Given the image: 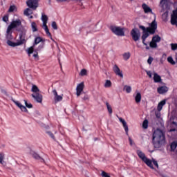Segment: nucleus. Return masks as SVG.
Wrapping results in <instances>:
<instances>
[{
    "label": "nucleus",
    "mask_w": 177,
    "mask_h": 177,
    "mask_svg": "<svg viewBox=\"0 0 177 177\" xmlns=\"http://www.w3.org/2000/svg\"><path fill=\"white\" fill-rule=\"evenodd\" d=\"M143 162H145L147 167H149L151 169H155L154 166H153V161H151V160L149 159L148 158H147Z\"/></svg>",
    "instance_id": "obj_23"
},
{
    "label": "nucleus",
    "mask_w": 177,
    "mask_h": 177,
    "mask_svg": "<svg viewBox=\"0 0 177 177\" xmlns=\"http://www.w3.org/2000/svg\"><path fill=\"white\" fill-rule=\"evenodd\" d=\"M83 100H89V96L88 95H85L82 98Z\"/></svg>",
    "instance_id": "obj_61"
},
{
    "label": "nucleus",
    "mask_w": 177,
    "mask_h": 177,
    "mask_svg": "<svg viewBox=\"0 0 177 177\" xmlns=\"http://www.w3.org/2000/svg\"><path fill=\"white\" fill-rule=\"evenodd\" d=\"M105 104L106 106L108 113H109V114H113V109L111 108V106H110V104H109L108 102H106Z\"/></svg>",
    "instance_id": "obj_33"
},
{
    "label": "nucleus",
    "mask_w": 177,
    "mask_h": 177,
    "mask_svg": "<svg viewBox=\"0 0 177 177\" xmlns=\"http://www.w3.org/2000/svg\"><path fill=\"white\" fill-rule=\"evenodd\" d=\"M15 10H16V6H10L8 9V12L10 13H12V12H15Z\"/></svg>",
    "instance_id": "obj_47"
},
{
    "label": "nucleus",
    "mask_w": 177,
    "mask_h": 177,
    "mask_svg": "<svg viewBox=\"0 0 177 177\" xmlns=\"http://www.w3.org/2000/svg\"><path fill=\"white\" fill-rule=\"evenodd\" d=\"M31 91H32V92H34L35 93H38V92H39V88H38V86H37V85L33 84V85L32 86Z\"/></svg>",
    "instance_id": "obj_40"
},
{
    "label": "nucleus",
    "mask_w": 177,
    "mask_h": 177,
    "mask_svg": "<svg viewBox=\"0 0 177 177\" xmlns=\"http://www.w3.org/2000/svg\"><path fill=\"white\" fill-rule=\"evenodd\" d=\"M21 27H23L21 26V21L19 19H17L15 21H12L8 28L11 30H13V28H16V30H17V28H21Z\"/></svg>",
    "instance_id": "obj_7"
},
{
    "label": "nucleus",
    "mask_w": 177,
    "mask_h": 177,
    "mask_svg": "<svg viewBox=\"0 0 177 177\" xmlns=\"http://www.w3.org/2000/svg\"><path fill=\"white\" fill-rule=\"evenodd\" d=\"M39 0H28L26 1V5L30 9L35 10L38 8V2Z\"/></svg>",
    "instance_id": "obj_8"
},
{
    "label": "nucleus",
    "mask_w": 177,
    "mask_h": 177,
    "mask_svg": "<svg viewBox=\"0 0 177 177\" xmlns=\"http://www.w3.org/2000/svg\"><path fill=\"white\" fill-rule=\"evenodd\" d=\"M171 50H177V43H171L170 44Z\"/></svg>",
    "instance_id": "obj_46"
},
{
    "label": "nucleus",
    "mask_w": 177,
    "mask_h": 177,
    "mask_svg": "<svg viewBox=\"0 0 177 177\" xmlns=\"http://www.w3.org/2000/svg\"><path fill=\"white\" fill-rule=\"evenodd\" d=\"M40 42L45 43V39H43L41 37H36L35 38L33 45L26 50L28 56H31V55L34 53V48H35V45H38Z\"/></svg>",
    "instance_id": "obj_2"
},
{
    "label": "nucleus",
    "mask_w": 177,
    "mask_h": 177,
    "mask_svg": "<svg viewBox=\"0 0 177 177\" xmlns=\"http://www.w3.org/2000/svg\"><path fill=\"white\" fill-rule=\"evenodd\" d=\"M136 153L138 156L139 158H140V160H142V161L143 162L147 158L145 153H143V151H142L140 149L137 150Z\"/></svg>",
    "instance_id": "obj_20"
},
{
    "label": "nucleus",
    "mask_w": 177,
    "mask_h": 177,
    "mask_svg": "<svg viewBox=\"0 0 177 177\" xmlns=\"http://www.w3.org/2000/svg\"><path fill=\"white\" fill-rule=\"evenodd\" d=\"M171 24H176L177 23V8L172 11V14L171 15Z\"/></svg>",
    "instance_id": "obj_11"
},
{
    "label": "nucleus",
    "mask_w": 177,
    "mask_h": 177,
    "mask_svg": "<svg viewBox=\"0 0 177 177\" xmlns=\"http://www.w3.org/2000/svg\"><path fill=\"white\" fill-rule=\"evenodd\" d=\"M81 92H82V91L76 90V95H77V96H81Z\"/></svg>",
    "instance_id": "obj_63"
},
{
    "label": "nucleus",
    "mask_w": 177,
    "mask_h": 177,
    "mask_svg": "<svg viewBox=\"0 0 177 177\" xmlns=\"http://www.w3.org/2000/svg\"><path fill=\"white\" fill-rule=\"evenodd\" d=\"M123 56V59L125 62H127V60H129L130 57H131V53L127 52V53H124L122 54Z\"/></svg>",
    "instance_id": "obj_29"
},
{
    "label": "nucleus",
    "mask_w": 177,
    "mask_h": 177,
    "mask_svg": "<svg viewBox=\"0 0 177 177\" xmlns=\"http://www.w3.org/2000/svg\"><path fill=\"white\" fill-rule=\"evenodd\" d=\"M176 147H177V142L176 141H173L170 144V150H171V151H175V150H176Z\"/></svg>",
    "instance_id": "obj_28"
},
{
    "label": "nucleus",
    "mask_w": 177,
    "mask_h": 177,
    "mask_svg": "<svg viewBox=\"0 0 177 177\" xmlns=\"http://www.w3.org/2000/svg\"><path fill=\"white\" fill-rule=\"evenodd\" d=\"M12 102H13V103H15V104H16L17 106V107H19V109H20V110L24 111V113L28 112V110H27V108H26L24 105H22L21 103L19 102V101L12 99Z\"/></svg>",
    "instance_id": "obj_12"
},
{
    "label": "nucleus",
    "mask_w": 177,
    "mask_h": 177,
    "mask_svg": "<svg viewBox=\"0 0 177 177\" xmlns=\"http://www.w3.org/2000/svg\"><path fill=\"white\" fill-rule=\"evenodd\" d=\"M130 35L135 42L140 39V30L138 28H133L130 32Z\"/></svg>",
    "instance_id": "obj_5"
},
{
    "label": "nucleus",
    "mask_w": 177,
    "mask_h": 177,
    "mask_svg": "<svg viewBox=\"0 0 177 177\" xmlns=\"http://www.w3.org/2000/svg\"><path fill=\"white\" fill-rule=\"evenodd\" d=\"M168 6V0H161L160 2V7L162 8V9H164L165 8H167Z\"/></svg>",
    "instance_id": "obj_26"
},
{
    "label": "nucleus",
    "mask_w": 177,
    "mask_h": 177,
    "mask_svg": "<svg viewBox=\"0 0 177 177\" xmlns=\"http://www.w3.org/2000/svg\"><path fill=\"white\" fill-rule=\"evenodd\" d=\"M123 91H125L127 93H131V92H132V87H131V86L125 85L123 88Z\"/></svg>",
    "instance_id": "obj_30"
},
{
    "label": "nucleus",
    "mask_w": 177,
    "mask_h": 177,
    "mask_svg": "<svg viewBox=\"0 0 177 177\" xmlns=\"http://www.w3.org/2000/svg\"><path fill=\"white\" fill-rule=\"evenodd\" d=\"M152 162H153V165H155V167H156V168H158V162H157V160L153 159Z\"/></svg>",
    "instance_id": "obj_55"
},
{
    "label": "nucleus",
    "mask_w": 177,
    "mask_h": 177,
    "mask_svg": "<svg viewBox=\"0 0 177 177\" xmlns=\"http://www.w3.org/2000/svg\"><path fill=\"white\" fill-rule=\"evenodd\" d=\"M119 118V121L120 122H122V125H123V127H124V129L125 131V133L126 135L128 136V132L129 131V129L128 127V124H127V122L125 121V120H124V118Z\"/></svg>",
    "instance_id": "obj_14"
},
{
    "label": "nucleus",
    "mask_w": 177,
    "mask_h": 177,
    "mask_svg": "<svg viewBox=\"0 0 177 177\" xmlns=\"http://www.w3.org/2000/svg\"><path fill=\"white\" fill-rule=\"evenodd\" d=\"M156 118H161V113H156Z\"/></svg>",
    "instance_id": "obj_64"
},
{
    "label": "nucleus",
    "mask_w": 177,
    "mask_h": 177,
    "mask_svg": "<svg viewBox=\"0 0 177 177\" xmlns=\"http://www.w3.org/2000/svg\"><path fill=\"white\" fill-rule=\"evenodd\" d=\"M76 91H80L82 92L84 91V82H81L80 84H77Z\"/></svg>",
    "instance_id": "obj_35"
},
{
    "label": "nucleus",
    "mask_w": 177,
    "mask_h": 177,
    "mask_svg": "<svg viewBox=\"0 0 177 177\" xmlns=\"http://www.w3.org/2000/svg\"><path fill=\"white\" fill-rule=\"evenodd\" d=\"M136 153L138 156L139 158H140V160H142V161L143 162L147 158L145 153H143V151H142L140 149L137 150Z\"/></svg>",
    "instance_id": "obj_21"
},
{
    "label": "nucleus",
    "mask_w": 177,
    "mask_h": 177,
    "mask_svg": "<svg viewBox=\"0 0 177 177\" xmlns=\"http://www.w3.org/2000/svg\"><path fill=\"white\" fill-rule=\"evenodd\" d=\"M149 46L150 48H157V43L154 41H153V39H151V42L149 43Z\"/></svg>",
    "instance_id": "obj_43"
},
{
    "label": "nucleus",
    "mask_w": 177,
    "mask_h": 177,
    "mask_svg": "<svg viewBox=\"0 0 177 177\" xmlns=\"http://www.w3.org/2000/svg\"><path fill=\"white\" fill-rule=\"evenodd\" d=\"M133 97L137 104H139V103L142 102V94L140 92H136V94L133 95Z\"/></svg>",
    "instance_id": "obj_15"
},
{
    "label": "nucleus",
    "mask_w": 177,
    "mask_h": 177,
    "mask_svg": "<svg viewBox=\"0 0 177 177\" xmlns=\"http://www.w3.org/2000/svg\"><path fill=\"white\" fill-rule=\"evenodd\" d=\"M142 128L143 129H147L149 128V120L147 119H145L142 122Z\"/></svg>",
    "instance_id": "obj_34"
},
{
    "label": "nucleus",
    "mask_w": 177,
    "mask_h": 177,
    "mask_svg": "<svg viewBox=\"0 0 177 177\" xmlns=\"http://www.w3.org/2000/svg\"><path fill=\"white\" fill-rule=\"evenodd\" d=\"M104 88H110L111 86V81L106 80L105 84L104 85Z\"/></svg>",
    "instance_id": "obj_44"
},
{
    "label": "nucleus",
    "mask_w": 177,
    "mask_h": 177,
    "mask_svg": "<svg viewBox=\"0 0 177 177\" xmlns=\"http://www.w3.org/2000/svg\"><path fill=\"white\" fill-rule=\"evenodd\" d=\"M46 133L53 139V140H56V138H55V136L53 135V133L51 131H46Z\"/></svg>",
    "instance_id": "obj_48"
},
{
    "label": "nucleus",
    "mask_w": 177,
    "mask_h": 177,
    "mask_svg": "<svg viewBox=\"0 0 177 177\" xmlns=\"http://www.w3.org/2000/svg\"><path fill=\"white\" fill-rule=\"evenodd\" d=\"M7 44L8 46H12V48H15V46H19V44L17 42L12 41L11 40H7Z\"/></svg>",
    "instance_id": "obj_27"
},
{
    "label": "nucleus",
    "mask_w": 177,
    "mask_h": 177,
    "mask_svg": "<svg viewBox=\"0 0 177 177\" xmlns=\"http://www.w3.org/2000/svg\"><path fill=\"white\" fill-rule=\"evenodd\" d=\"M101 175H102V177H111V176H110V174H109V173H107L104 171H102Z\"/></svg>",
    "instance_id": "obj_50"
},
{
    "label": "nucleus",
    "mask_w": 177,
    "mask_h": 177,
    "mask_svg": "<svg viewBox=\"0 0 177 177\" xmlns=\"http://www.w3.org/2000/svg\"><path fill=\"white\" fill-rule=\"evenodd\" d=\"M153 60H154V59L153 58V57L149 56L148 59H147V63L148 64H151V63H153Z\"/></svg>",
    "instance_id": "obj_52"
},
{
    "label": "nucleus",
    "mask_w": 177,
    "mask_h": 177,
    "mask_svg": "<svg viewBox=\"0 0 177 177\" xmlns=\"http://www.w3.org/2000/svg\"><path fill=\"white\" fill-rule=\"evenodd\" d=\"M167 62L168 63H170V64H172V66H175V64H176V62L174 60V58H172L171 56L167 57Z\"/></svg>",
    "instance_id": "obj_37"
},
{
    "label": "nucleus",
    "mask_w": 177,
    "mask_h": 177,
    "mask_svg": "<svg viewBox=\"0 0 177 177\" xmlns=\"http://www.w3.org/2000/svg\"><path fill=\"white\" fill-rule=\"evenodd\" d=\"M16 31H18V32H19V38H27V30H26L23 27H21V28H17Z\"/></svg>",
    "instance_id": "obj_9"
},
{
    "label": "nucleus",
    "mask_w": 177,
    "mask_h": 177,
    "mask_svg": "<svg viewBox=\"0 0 177 177\" xmlns=\"http://www.w3.org/2000/svg\"><path fill=\"white\" fill-rule=\"evenodd\" d=\"M84 31H86V30L85 28L82 29V28H80L78 34L84 32Z\"/></svg>",
    "instance_id": "obj_62"
},
{
    "label": "nucleus",
    "mask_w": 177,
    "mask_h": 177,
    "mask_svg": "<svg viewBox=\"0 0 177 177\" xmlns=\"http://www.w3.org/2000/svg\"><path fill=\"white\" fill-rule=\"evenodd\" d=\"M19 40H17V41L19 46H20V45H23L24 44H26V42L25 38H19Z\"/></svg>",
    "instance_id": "obj_38"
},
{
    "label": "nucleus",
    "mask_w": 177,
    "mask_h": 177,
    "mask_svg": "<svg viewBox=\"0 0 177 177\" xmlns=\"http://www.w3.org/2000/svg\"><path fill=\"white\" fill-rule=\"evenodd\" d=\"M24 15L25 16H30V15H32V10H31V9L30 8H26L25 10H24Z\"/></svg>",
    "instance_id": "obj_36"
},
{
    "label": "nucleus",
    "mask_w": 177,
    "mask_h": 177,
    "mask_svg": "<svg viewBox=\"0 0 177 177\" xmlns=\"http://www.w3.org/2000/svg\"><path fill=\"white\" fill-rule=\"evenodd\" d=\"M24 102L25 103L26 109H32V104L27 102V100H24Z\"/></svg>",
    "instance_id": "obj_42"
},
{
    "label": "nucleus",
    "mask_w": 177,
    "mask_h": 177,
    "mask_svg": "<svg viewBox=\"0 0 177 177\" xmlns=\"http://www.w3.org/2000/svg\"><path fill=\"white\" fill-rule=\"evenodd\" d=\"M41 21H43V24L48 23V16H46V15L42 13L41 14Z\"/></svg>",
    "instance_id": "obj_39"
},
{
    "label": "nucleus",
    "mask_w": 177,
    "mask_h": 177,
    "mask_svg": "<svg viewBox=\"0 0 177 177\" xmlns=\"http://www.w3.org/2000/svg\"><path fill=\"white\" fill-rule=\"evenodd\" d=\"M166 103H167L166 100H162V101H160L158 104V107H157L158 111H161V110H162V107L165 106Z\"/></svg>",
    "instance_id": "obj_24"
},
{
    "label": "nucleus",
    "mask_w": 177,
    "mask_h": 177,
    "mask_svg": "<svg viewBox=\"0 0 177 177\" xmlns=\"http://www.w3.org/2000/svg\"><path fill=\"white\" fill-rule=\"evenodd\" d=\"M31 28L33 32L38 31V28H37V24L35 22H31Z\"/></svg>",
    "instance_id": "obj_32"
},
{
    "label": "nucleus",
    "mask_w": 177,
    "mask_h": 177,
    "mask_svg": "<svg viewBox=\"0 0 177 177\" xmlns=\"http://www.w3.org/2000/svg\"><path fill=\"white\" fill-rule=\"evenodd\" d=\"M113 70L116 75H118L120 78H124V74H122V71H121V69H120L117 64L113 66Z\"/></svg>",
    "instance_id": "obj_10"
},
{
    "label": "nucleus",
    "mask_w": 177,
    "mask_h": 177,
    "mask_svg": "<svg viewBox=\"0 0 177 177\" xmlns=\"http://www.w3.org/2000/svg\"><path fill=\"white\" fill-rule=\"evenodd\" d=\"M153 81L155 83H160L161 82L162 80H161V76H160L159 75L157 74V73H155L153 74Z\"/></svg>",
    "instance_id": "obj_25"
},
{
    "label": "nucleus",
    "mask_w": 177,
    "mask_h": 177,
    "mask_svg": "<svg viewBox=\"0 0 177 177\" xmlns=\"http://www.w3.org/2000/svg\"><path fill=\"white\" fill-rule=\"evenodd\" d=\"M12 34H13V31H12V29L7 28L6 34V39H7V41L13 39V35H12Z\"/></svg>",
    "instance_id": "obj_16"
},
{
    "label": "nucleus",
    "mask_w": 177,
    "mask_h": 177,
    "mask_svg": "<svg viewBox=\"0 0 177 177\" xmlns=\"http://www.w3.org/2000/svg\"><path fill=\"white\" fill-rule=\"evenodd\" d=\"M129 142L130 146H133V140H132V138H131V137L129 138Z\"/></svg>",
    "instance_id": "obj_60"
},
{
    "label": "nucleus",
    "mask_w": 177,
    "mask_h": 177,
    "mask_svg": "<svg viewBox=\"0 0 177 177\" xmlns=\"http://www.w3.org/2000/svg\"><path fill=\"white\" fill-rule=\"evenodd\" d=\"M152 143L155 149H160L165 143V135L162 130L157 129L152 136Z\"/></svg>",
    "instance_id": "obj_1"
},
{
    "label": "nucleus",
    "mask_w": 177,
    "mask_h": 177,
    "mask_svg": "<svg viewBox=\"0 0 177 177\" xmlns=\"http://www.w3.org/2000/svg\"><path fill=\"white\" fill-rule=\"evenodd\" d=\"M3 162V154L0 153V164H2Z\"/></svg>",
    "instance_id": "obj_56"
},
{
    "label": "nucleus",
    "mask_w": 177,
    "mask_h": 177,
    "mask_svg": "<svg viewBox=\"0 0 177 177\" xmlns=\"http://www.w3.org/2000/svg\"><path fill=\"white\" fill-rule=\"evenodd\" d=\"M32 97H33L37 103H42V94L36 93L35 94H32Z\"/></svg>",
    "instance_id": "obj_13"
},
{
    "label": "nucleus",
    "mask_w": 177,
    "mask_h": 177,
    "mask_svg": "<svg viewBox=\"0 0 177 177\" xmlns=\"http://www.w3.org/2000/svg\"><path fill=\"white\" fill-rule=\"evenodd\" d=\"M43 28L44 31H46V30H49V28H48V25H46V24H43Z\"/></svg>",
    "instance_id": "obj_58"
},
{
    "label": "nucleus",
    "mask_w": 177,
    "mask_h": 177,
    "mask_svg": "<svg viewBox=\"0 0 177 177\" xmlns=\"http://www.w3.org/2000/svg\"><path fill=\"white\" fill-rule=\"evenodd\" d=\"M31 156L35 158V160H40L41 162H44L45 160L39 156V154H38L37 152L34 151H30Z\"/></svg>",
    "instance_id": "obj_18"
},
{
    "label": "nucleus",
    "mask_w": 177,
    "mask_h": 177,
    "mask_svg": "<svg viewBox=\"0 0 177 177\" xmlns=\"http://www.w3.org/2000/svg\"><path fill=\"white\" fill-rule=\"evenodd\" d=\"M146 29L149 31L151 35L156 34V30H157V21H156V19L149 24V27L146 28Z\"/></svg>",
    "instance_id": "obj_6"
},
{
    "label": "nucleus",
    "mask_w": 177,
    "mask_h": 177,
    "mask_svg": "<svg viewBox=\"0 0 177 177\" xmlns=\"http://www.w3.org/2000/svg\"><path fill=\"white\" fill-rule=\"evenodd\" d=\"M158 93L160 95H164V93H167L168 92V87L166 86H161L157 88Z\"/></svg>",
    "instance_id": "obj_17"
},
{
    "label": "nucleus",
    "mask_w": 177,
    "mask_h": 177,
    "mask_svg": "<svg viewBox=\"0 0 177 177\" xmlns=\"http://www.w3.org/2000/svg\"><path fill=\"white\" fill-rule=\"evenodd\" d=\"M138 27L139 28H140V30H142V35L141 37L142 44L145 46H147V44L146 43V39L149 38V36L150 35V31L148 30L143 25H139Z\"/></svg>",
    "instance_id": "obj_4"
},
{
    "label": "nucleus",
    "mask_w": 177,
    "mask_h": 177,
    "mask_svg": "<svg viewBox=\"0 0 177 177\" xmlns=\"http://www.w3.org/2000/svg\"><path fill=\"white\" fill-rule=\"evenodd\" d=\"M45 46V43H41L38 47L36 48V51L37 52H41V50H42V48H44Z\"/></svg>",
    "instance_id": "obj_41"
},
{
    "label": "nucleus",
    "mask_w": 177,
    "mask_h": 177,
    "mask_svg": "<svg viewBox=\"0 0 177 177\" xmlns=\"http://www.w3.org/2000/svg\"><path fill=\"white\" fill-rule=\"evenodd\" d=\"M1 93H3V95H6V96H8V92H6V90L1 88Z\"/></svg>",
    "instance_id": "obj_57"
},
{
    "label": "nucleus",
    "mask_w": 177,
    "mask_h": 177,
    "mask_svg": "<svg viewBox=\"0 0 177 177\" xmlns=\"http://www.w3.org/2000/svg\"><path fill=\"white\" fill-rule=\"evenodd\" d=\"M51 27L53 28V30H57V24H56V21L52 22Z\"/></svg>",
    "instance_id": "obj_51"
},
{
    "label": "nucleus",
    "mask_w": 177,
    "mask_h": 177,
    "mask_svg": "<svg viewBox=\"0 0 177 177\" xmlns=\"http://www.w3.org/2000/svg\"><path fill=\"white\" fill-rule=\"evenodd\" d=\"M146 73H147V75L149 77V78H151V77H152L151 71H147Z\"/></svg>",
    "instance_id": "obj_59"
},
{
    "label": "nucleus",
    "mask_w": 177,
    "mask_h": 177,
    "mask_svg": "<svg viewBox=\"0 0 177 177\" xmlns=\"http://www.w3.org/2000/svg\"><path fill=\"white\" fill-rule=\"evenodd\" d=\"M45 32L48 37H50V38H51L52 40H53V39H52V35L50 34V32H49V29L45 30Z\"/></svg>",
    "instance_id": "obj_54"
},
{
    "label": "nucleus",
    "mask_w": 177,
    "mask_h": 177,
    "mask_svg": "<svg viewBox=\"0 0 177 177\" xmlns=\"http://www.w3.org/2000/svg\"><path fill=\"white\" fill-rule=\"evenodd\" d=\"M152 40L157 44L158 42H160L161 37H160L158 35H156L152 37Z\"/></svg>",
    "instance_id": "obj_31"
},
{
    "label": "nucleus",
    "mask_w": 177,
    "mask_h": 177,
    "mask_svg": "<svg viewBox=\"0 0 177 177\" xmlns=\"http://www.w3.org/2000/svg\"><path fill=\"white\" fill-rule=\"evenodd\" d=\"M109 30L112 31L113 34L117 35L118 37H125V32H124V28L120 26H111Z\"/></svg>",
    "instance_id": "obj_3"
},
{
    "label": "nucleus",
    "mask_w": 177,
    "mask_h": 177,
    "mask_svg": "<svg viewBox=\"0 0 177 177\" xmlns=\"http://www.w3.org/2000/svg\"><path fill=\"white\" fill-rule=\"evenodd\" d=\"M142 8L145 13H151L153 12V10H151V8L149 7V6H147V4H146L145 3H142Z\"/></svg>",
    "instance_id": "obj_22"
},
{
    "label": "nucleus",
    "mask_w": 177,
    "mask_h": 177,
    "mask_svg": "<svg viewBox=\"0 0 177 177\" xmlns=\"http://www.w3.org/2000/svg\"><path fill=\"white\" fill-rule=\"evenodd\" d=\"M80 75H82V77L86 75V69H82L80 71Z\"/></svg>",
    "instance_id": "obj_53"
},
{
    "label": "nucleus",
    "mask_w": 177,
    "mask_h": 177,
    "mask_svg": "<svg viewBox=\"0 0 177 177\" xmlns=\"http://www.w3.org/2000/svg\"><path fill=\"white\" fill-rule=\"evenodd\" d=\"M2 20L4 21V23H8V21H9V15H4L2 18Z\"/></svg>",
    "instance_id": "obj_49"
},
{
    "label": "nucleus",
    "mask_w": 177,
    "mask_h": 177,
    "mask_svg": "<svg viewBox=\"0 0 177 177\" xmlns=\"http://www.w3.org/2000/svg\"><path fill=\"white\" fill-rule=\"evenodd\" d=\"M33 53L34 54L32 55V57H34V59H35L36 60H39V56H38V51L33 50Z\"/></svg>",
    "instance_id": "obj_45"
},
{
    "label": "nucleus",
    "mask_w": 177,
    "mask_h": 177,
    "mask_svg": "<svg viewBox=\"0 0 177 177\" xmlns=\"http://www.w3.org/2000/svg\"><path fill=\"white\" fill-rule=\"evenodd\" d=\"M53 93L55 96L54 97L55 102H62V100H63V97L62 95H59L57 94V91L55 89L53 91Z\"/></svg>",
    "instance_id": "obj_19"
}]
</instances>
